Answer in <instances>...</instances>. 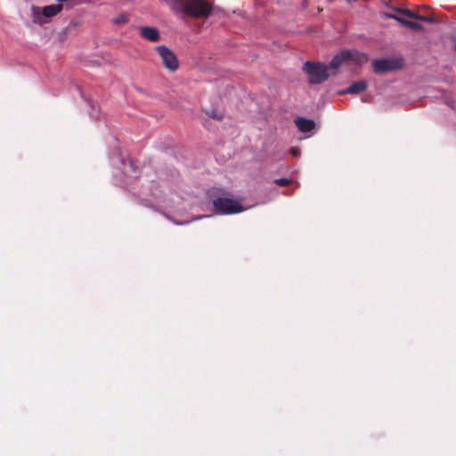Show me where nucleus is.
<instances>
[{
    "label": "nucleus",
    "instance_id": "obj_12",
    "mask_svg": "<svg viewBox=\"0 0 456 456\" xmlns=\"http://www.w3.org/2000/svg\"><path fill=\"white\" fill-rule=\"evenodd\" d=\"M396 12L398 13L403 14L409 18H413V19L419 18V14H418L417 12H414L409 9H397Z\"/></svg>",
    "mask_w": 456,
    "mask_h": 456
},
{
    "label": "nucleus",
    "instance_id": "obj_17",
    "mask_svg": "<svg viewBox=\"0 0 456 456\" xmlns=\"http://www.w3.org/2000/svg\"><path fill=\"white\" fill-rule=\"evenodd\" d=\"M125 20V18H122V20H117V22H120V21H123Z\"/></svg>",
    "mask_w": 456,
    "mask_h": 456
},
{
    "label": "nucleus",
    "instance_id": "obj_16",
    "mask_svg": "<svg viewBox=\"0 0 456 456\" xmlns=\"http://www.w3.org/2000/svg\"><path fill=\"white\" fill-rule=\"evenodd\" d=\"M166 207H167V208H174V206H173V205H171V204H167V205H166Z\"/></svg>",
    "mask_w": 456,
    "mask_h": 456
},
{
    "label": "nucleus",
    "instance_id": "obj_7",
    "mask_svg": "<svg viewBox=\"0 0 456 456\" xmlns=\"http://www.w3.org/2000/svg\"><path fill=\"white\" fill-rule=\"evenodd\" d=\"M140 35L151 41V42H157L159 40V30L152 27H142L140 28Z\"/></svg>",
    "mask_w": 456,
    "mask_h": 456
},
{
    "label": "nucleus",
    "instance_id": "obj_4",
    "mask_svg": "<svg viewBox=\"0 0 456 456\" xmlns=\"http://www.w3.org/2000/svg\"><path fill=\"white\" fill-rule=\"evenodd\" d=\"M368 58L364 53H358L356 51H343L339 54L336 55L330 61V68L337 69L342 63L354 61L359 65H362L367 61Z\"/></svg>",
    "mask_w": 456,
    "mask_h": 456
},
{
    "label": "nucleus",
    "instance_id": "obj_1",
    "mask_svg": "<svg viewBox=\"0 0 456 456\" xmlns=\"http://www.w3.org/2000/svg\"><path fill=\"white\" fill-rule=\"evenodd\" d=\"M171 9L177 13H185L194 18L208 17L211 13L209 4L204 0H174Z\"/></svg>",
    "mask_w": 456,
    "mask_h": 456
},
{
    "label": "nucleus",
    "instance_id": "obj_3",
    "mask_svg": "<svg viewBox=\"0 0 456 456\" xmlns=\"http://www.w3.org/2000/svg\"><path fill=\"white\" fill-rule=\"evenodd\" d=\"M304 70L308 76L310 83L320 84L329 77L328 67L322 63L306 61L304 64Z\"/></svg>",
    "mask_w": 456,
    "mask_h": 456
},
{
    "label": "nucleus",
    "instance_id": "obj_8",
    "mask_svg": "<svg viewBox=\"0 0 456 456\" xmlns=\"http://www.w3.org/2000/svg\"><path fill=\"white\" fill-rule=\"evenodd\" d=\"M295 124L298 130L304 133L312 131L315 126V123L314 120L303 118H297L295 120Z\"/></svg>",
    "mask_w": 456,
    "mask_h": 456
},
{
    "label": "nucleus",
    "instance_id": "obj_18",
    "mask_svg": "<svg viewBox=\"0 0 456 456\" xmlns=\"http://www.w3.org/2000/svg\"><path fill=\"white\" fill-rule=\"evenodd\" d=\"M215 118H217V119H220L221 117L220 116H213Z\"/></svg>",
    "mask_w": 456,
    "mask_h": 456
},
{
    "label": "nucleus",
    "instance_id": "obj_5",
    "mask_svg": "<svg viewBox=\"0 0 456 456\" xmlns=\"http://www.w3.org/2000/svg\"><path fill=\"white\" fill-rule=\"evenodd\" d=\"M156 50L167 69L170 71H175L178 69V60L171 50L163 45L156 47Z\"/></svg>",
    "mask_w": 456,
    "mask_h": 456
},
{
    "label": "nucleus",
    "instance_id": "obj_9",
    "mask_svg": "<svg viewBox=\"0 0 456 456\" xmlns=\"http://www.w3.org/2000/svg\"><path fill=\"white\" fill-rule=\"evenodd\" d=\"M62 10L61 4H51L43 8L42 13L46 18H51L57 15Z\"/></svg>",
    "mask_w": 456,
    "mask_h": 456
},
{
    "label": "nucleus",
    "instance_id": "obj_15",
    "mask_svg": "<svg viewBox=\"0 0 456 456\" xmlns=\"http://www.w3.org/2000/svg\"><path fill=\"white\" fill-rule=\"evenodd\" d=\"M291 152H292V154H293L294 156H298V154H299V151H298L297 150H296V149H292V150H291Z\"/></svg>",
    "mask_w": 456,
    "mask_h": 456
},
{
    "label": "nucleus",
    "instance_id": "obj_14",
    "mask_svg": "<svg viewBox=\"0 0 456 456\" xmlns=\"http://www.w3.org/2000/svg\"><path fill=\"white\" fill-rule=\"evenodd\" d=\"M416 19L419 20H423V21L428 22V23L435 22V20L433 18H431V17H424V16L419 15V18H416Z\"/></svg>",
    "mask_w": 456,
    "mask_h": 456
},
{
    "label": "nucleus",
    "instance_id": "obj_10",
    "mask_svg": "<svg viewBox=\"0 0 456 456\" xmlns=\"http://www.w3.org/2000/svg\"><path fill=\"white\" fill-rule=\"evenodd\" d=\"M366 86L367 84L365 81H357L344 90L342 94H358L365 90Z\"/></svg>",
    "mask_w": 456,
    "mask_h": 456
},
{
    "label": "nucleus",
    "instance_id": "obj_11",
    "mask_svg": "<svg viewBox=\"0 0 456 456\" xmlns=\"http://www.w3.org/2000/svg\"><path fill=\"white\" fill-rule=\"evenodd\" d=\"M390 17L395 19L396 21H398L399 23H401L404 27L412 28L414 30H422L423 29L422 25H420L419 23H417V22H414V21H411V20H404V19L400 18V17L395 16V15H390Z\"/></svg>",
    "mask_w": 456,
    "mask_h": 456
},
{
    "label": "nucleus",
    "instance_id": "obj_2",
    "mask_svg": "<svg viewBox=\"0 0 456 456\" xmlns=\"http://www.w3.org/2000/svg\"><path fill=\"white\" fill-rule=\"evenodd\" d=\"M213 207L215 211L220 215H232L248 208V207H243L240 201L230 198L216 199L213 201Z\"/></svg>",
    "mask_w": 456,
    "mask_h": 456
},
{
    "label": "nucleus",
    "instance_id": "obj_19",
    "mask_svg": "<svg viewBox=\"0 0 456 456\" xmlns=\"http://www.w3.org/2000/svg\"><path fill=\"white\" fill-rule=\"evenodd\" d=\"M185 223H177V224H180V225H183Z\"/></svg>",
    "mask_w": 456,
    "mask_h": 456
},
{
    "label": "nucleus",
    "instance_id": "obj_6",
    "mask_svg": "<svg viewBox=\"0 0 456 456\" xmlns=\"http://www.w3.org/2000/svg\"><path fill=\"white\" fill-rule=\"evenodd\" d=\"M402 61L398 59H381L375 60L372 62V67L375 72H384L395 70L400 68Z\"/></svg>",
    "mask_w": 456,
    "mask_h": 456
},
{
    "label": "nucleus",
    "instance_id": "obj_13",
    "mask_svg": "<svg viewBox=\"0 0 456 456\" xmlns=\"http://www.w3.org/2000/svg\"><path fill=\"white\" fill-rule=\"evenodd\" d=\"M275 183H276V184H278L280 186H287L291 183V181L287 178H281V179H277L275 181Z\"/></svg>",
    "mask_w": 456,
    "mask_h": 456
}]
</instances>
